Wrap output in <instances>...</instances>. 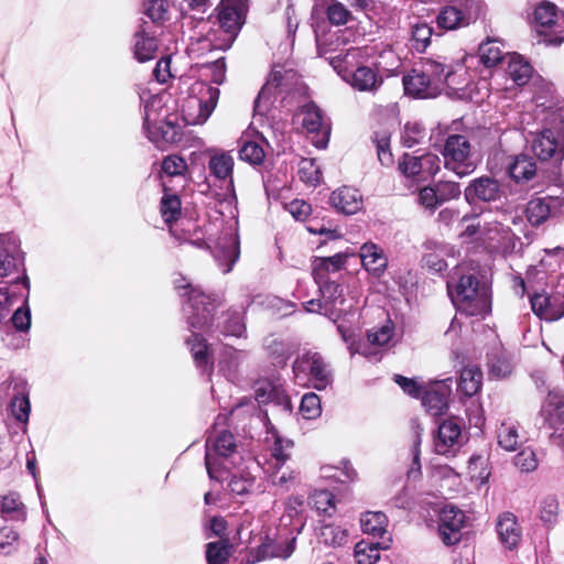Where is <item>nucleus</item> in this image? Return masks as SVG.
Segmentation results:
<instances>
[{
    "instance_id": "1",
    "label": "nucleus",
    "mask_w": 564,
    "mask_h": 564,
    "mask_svg": "<svg viewBox=\"0 0 564 564\" xmlns=\"http://www.w3.org/2000/svg\"><path fill=\"white\" fill-rule=\"evenodd\" d=\"M175 288L181 296L187 297L188 306L185 310L192 336L186 339V345L196 366L206 372L210 369L208 346L199 332H206L210 336L241 337L246 330L242 313L228 311L215 324L214 312L223 303V297L219 294H207L199 286L186 282L185 278L176 280Z\"/></svg>"
},
{
    "instance_id": "2",
    "label": "nucleus",
    "mask_w": 564,
    "mask_h": 564,
    "mask_svg": "<svg viewBox=\"0 0 564 564\" xmlns=\"http://www.w3.org/2000/svg\"><path fill=\"white\" fill-rule=\"evenodd\" d=\"M448 295L456 310L466 316L485 318L491 311L490 291L474 274L447 282Z\"/></svg>"
},
{
    "instance_id": "3",
    "label": "nucleus",
    "mask_w": 564,
    "mask_h": 564,
    "mask_svg": "<svg viewBox=\"0 0 564 564\" xmlns=\"http://www.w3.org/2000/svg\"><path fill=\"white\" fill-rule=\"evenodd\" d=\"M452 70L443 63L433 59H422L403 76L406 95L416 98H434L443 89Z\"/></svg>"
},
{
    "instance_id": "4",
    "label": "nucleus",
    "mask_w": 564,
    "mask_h": 564,
    "mask_svg": "<svg viewBox=\"0 0 564 564\" xmlns=\"http://www.w3.org/2000/svg\"><path fill=\"white\" fill-rule=\"evenodd\" d=\"M205 465L208 476L213 480H221L225 471L234 465V455L237 444L231 432H213L206 440Z\"/></svg>"
},
{
    "instance_id": "5",
    "label": "nucleus",
    "mask_w": 564,
    "mask_h": 564,
    "mask_svg": "<svg viewBox=\"0 0 564 564\" xmlns=\"http://www.w3.org/2000/svg\"><path fill=\"white\" fill-rule=\"evenodd\" d=\"M293 372L299 382H311L317 390H324L333 381L328 362L324 357L312 350L299 355L293 362Z\"/></svg>"
},
{
    "instance_id": "6",
    "label": "nucleus",
    "mask_w": 564,
    "mask_h": 564,
    "mask_svg": "<svg viewBox=\"0 0 564 564\" xmlns=\"http://www.w3.org/2000/svg\"><path fill=\"white\" fill-rule=\"evenodd\" d=\"M442 155L444 167L454 172L458 177L471 174L477 167L471 156L470 143L465 135H448L445 140Z\"/></svg>"
},
{
    "instance_id": "7",
    "label": "nucleus",
    "mask_w": 564,
    "mask_h": 564,
    "mask_svg": "<svg viewBox=\"0 0 564 564\" xmlns=\"http://www.w3.org/2000/svg\"><path fill=\"white\" fill-rule=\"evenodd\" d=\"M479 239L490 253L509 256L516 251L520 239L510 227L501 223L486 221L481 226Z\"/></svg>"
},
{
    "instance_id": "8",
    "label": "nucleus",
    "mask_w": 564,
    "mask_h": 564,
    "mask_svg": "<svg viewBox=\"0 0 564 564\" xmlns=\"http://www.w3.org/2000/svg\"><path fill=\"white\" fill-rule=\"evenodd\" d=\"M532 152L541 160L562 161L564 158V127L556 119L554 127H545L535 134L531 145Z\"/></svg>"
},
{
    "instance_id": "9",
    "label": "nucleus",
    "mask_w": 564,
    "mask_h": 564,
    "mask_svg": "<svg viewBox=\"0 0 564 564\" xmlns=\"http://www.w3.org/2000/svg\"><path fill=\"white\" fill-rule=\"evenodd\" d=\"M505 197V189L500 182L489 175L471 180L464 189V198L470 206L479 203L492 204Z\"/></svg>"
},
{
    "instance_id": "10",
    "label": "nucleus",
    "mask_w": 564,
    "mask_h": 564,
    "mask_svg": "<svg viewBox=\"0 0 564 564\" xmlns=\"http://www.w3.org/2000/svg\"><path fill=\"white\" fill-rule=\"evenodd\" d=\"M194 90H197L200 97L191 98L188 107L197 108L198 113L196 116L188 113L186 121L188 124H202L206 122L214 111L219 98V89L202 82L195 84Z\"/></svg>"
},
{
    "instance_id": "11",
    "label": "nucleus",
    "mask_w": 564,
    "mask_h": 564,
    "mask_svg": "<svg viewBox=\"0 0 564 564\" xmlns=\"http://www.w3.org/2000/svg\"><path fill=\"white\" fill-rule=\"evenodd\" d=\"M243 15V9H236L234 7H219L218 22L220 29V42L215 44L216 48L225 51L231 47L239 31L241 30V26L245 23Z\"/></svg>"
},
{
    "instance_id": "12",
    "label": "nucleus",
    "mask_w": 564,
    "mask_h": 564,
    "mask_svg": "<svg viewBox=\"0 0 564 564\" xmlns=\"http://www.w3.org/2000/svg\"><path fill=\"white\" fill-rule=\"evenodd\" d=\"M212 252L221 271L229 273L240 256L238 235L232 230L224 231Z\"/></svg>"
},
{
    "instance_id": "13",
    "label": "nucleus",
    "mask_w": 564,
    "mask_h": 564,
    "mask_svg": "<svg viewBox=\"0 0 564 564\" xmlns=\"http://www.w3.org/2000/svg\"><path fill=\"white\" fill-rule=\"evenodd\" d=\"M465 514L454 506H445L440 512L438 533L446 545H454L462 539Z\"/></svg>"
},
{
    "instance_id": "14",
    "label": "nucleus",
    "mask_w": 564,
    "mask_h": 564,
    "mask_svg": "<svg viewBox=\"0 0 564 564\" xmlns=\"http://www.w3.org/2000/svg\"><path fill=\"white\" fill-rule=\"evenodd\" d=\"M297 117L301 118L302 126L308 133L322 134V139L316 141L315 144L318 148H325L328 142L330 127L324 118L323 111L316 106V104L310 101L303 105L297 111Z\"/></svg>"
},
{
    "instance_id": "15",
    "label": "nucleus",
    "mask_w": 564,
    "mask_h": 564,
    "mask_svg": "<svg viewBox=\"0 0 564 564\" xmlns=\"http://www.w3.org/2000/svg\"><path fill=\"white\" fill-rule=\"evenodd\" d=\"M532 311L540 318L554 322L564 316V293H536L530 299Z\"/></svg>"
},
{
    "instance_id": "16",
    "label": "nucleus",
    "mask_w": 564,
    "mask_h": 564,
    "mask_svg": "<svg viewBox=\"0 0 564 564\" xmlns=\"http://www.w3.org/2000/svg\"><path fill=\"white\" fill-rule=\"evenodd\" d=\"M564 199L555 196L533 198L527 206V218L532 226H540L550 217L563 212Z\"/></svg>"
},
{
    "instance_id": "17",
    "label": "nucleus",
    "mask_w": 564,
    "mask_h": 564,
    "mask_svg": "<svg viewBox=\"0 0 564 564\" xmlns=\"http://www.w3.org/2000/svg\"><path fill=\"white\" fill-rule=\"evenodd\" d=\"M479 6L477 2L466 4L464 9L456 6L445 7L437 15V24L444 30H455L468 25L477 19Z\"/></svg>"
},
{
    "instance_id": "18",
    "label": "nucleus",
    "mask_w": 564,
    "mask_h": 564,
    "mask_svg": "<svg viewBox=\"0 0 564 564\" xmlns=\"http://www.w3.org/2000/svg\"><path fill=\"white\" fill-rule=\"evenodd\" d=\"M23 263L20 240L14 234L0 235V278L8 276Z\"/></svg>"
},
{
    "instance_id": "19",
    "label": "nucleus",
    "mask_w": 564,
    "mask_h": 564,
    "mask_svg": "<svg viewBox=\"0 0 564 564\" xmlns=\"http://www.w3.org/2000/svg\"><path fill=\"white\" fill-rule=\"evenodd\" d=\"M329 203L337 212L354 215L361 210L364 199L358 189L343 186L330 194Z\"/></svg>"
},
{
    "instance_id": "20",
    "label": "nucleus",
    "mask_w": 564,
    "mask_h": 564,
    "mask_svg": "<svg viewBox=\"0 0 564 564\" xmlns=\"http://www.w3.org/2000/svg\"><path fill=\"white\" fill-rule=\"evenodd\" d=\"M343 78L359 91L375 93L382 85V78L368 66H360L354 72L345 69Z\"/></svg>"
},
{
    "instance_id": "21",
    "label": "nucleus",
    "mask_w": 564,
    "mask_h": 564,
    "mask_svg": "<svg viewBox=\"0 0 564 564\" xmlns=\"http://www.w3.org/2000/svg\"><path fill=\"white\" fill-rule=\"evenodd\" d=\"M462 435V426L457 417L444 420L437 429V437L434 441L437 454L446 455L453 448Z\"/></svg>"
},
{
    "instance_id": "22",
    "label": "nucleus",
    "mask_w": 564,
    "mask_h": 564,
    "mask_svg": "<svg viewBox=\"0 0 564 564\" xmlns=\"http://www.w3.org/2000/svg\"><path fill=\"white\" fill-rule=\"evenodd\" d=\"M285 76L281 70H272L254 101V111L263 115L268 110V104L272 97L284 93Z\"/></svg>"
},
{
    "instance_id": "23",
    "label": "nucleus",
    "mask_w": 564,
    "mask_h": 564,
    "mask_svg": "<svg viewBox=\"0 0 564 564\" xmlns=\"http://www.w3.org/2000/svg\"><path fill=\"white\" fill-rule=\"evenodd\" d=\"M347 256L338 252L332 257H317L312 263V274L316 283H324L329 280L332 273H337L346 264Z\"/></svg>"
},
{
    "instance_id": "24",
    "label": "nucleus",
    "mask_w": 564,
    "mask_h": 564,
    "mask_svg": "<svg viewBox=\"0 0 564 564\" xmlns=\"http://www.w3.org/2000/svg\"><path fill=\"white\" fill-rule=\"evenodd\" d=\"M159 45L156 37L143 25L133 35V55L140 63H145L156 57Z\"/></svg>"
},
{
    "instance_id": "25",
    "label": "nucleus",
    "mask_w": 564,
    "mask_h": 564,
    "mask_svg": "<svg viewBox=\"0 0 564 564\" xmlns=\"http://www.w3.org/2000/svg\"><path fill=\"white\" fill-rule=\"evenodd\" d=\"M360 259L362 267L377 276L383 273L388 264L383 250L372 242H366L361 246Z\"/></svg>"
},
{
    "instance_id": "26",
    "label": "nucleus",
    "mask_w": 564,
    "mask_h": 564,
    "mask_svg": "<svg viewBox=\"0 0 564 564\" xmlns=\"http://www.w3.org/2000/svg\"><path fill=\"white\" fill-rule=\"evenodd\" d=\"M497 533L507 549H514L521 540V529L516 516L510 512L501 514L497 522Z\"/></svg>"
},
{
    "instance_id": "27",
    "label": "nucleus",
    "mask_w": 564,
    "mask_h": 564,
    "mask_svg": "<svg viewBox=\"0 0 564 564\" xmlns=\"http://www.w3.org/2000/svg\"><path fill=\"white\" fill-rule=\"evenodd\" d=\"M508 173L516 183H527L536 175L535 161L527 154H519L509 164Z\"/></svg>"
},
{
    "instance_id": "28",
    "label": "nucleus",
    "mask_w": 564,
    "mask_h": 564,
    "mask_svg": "<svg viewBox=\"0 0 564 564\" xmlns=\"http://www.w3.org/2000/svg\"><path fill=\"white\" fill-rule=\"evenodd\" d=\"M544 421L553 429L564 424V401L556 392H550L541 409Z\"/></svg>"
},
{
    "instance_id": "29",
    "label": "nucleus",
    "mask_w": 564,
    "mask_h": 564,
    "mask_svg": "<svg viewBox=\"0 0 564 564\" xmlns=\"http://www.w3.org/2000/svg\"><path fill=\"white\" fill-rule=\"evenodd\" d=\"M449 388L442 386L426 390L422 397V404L432 415H440L447 408Z\"/></svg>"
},
{
    "instance_id": "30",
    "label": "nucleus",
    "mask_w": 564,
    "mask_h": 564,
    "mask_svg": "<svg viewBox=\"0 0 564 564\" xmlns=\"http://www.w3.org/2000/svg\"><path fill=\"white\" fill-rule=\"evenodd\" d=\"M243 351H238L234 347L226 346L219 357L218 366L219 371L229 381H235L238 378V368L241 364Z\"/></svg>"
},
{
    "instance_id": "31",
    "label": "nucleus",
    "mask_w": 564,
    "mask_h": 564,
    "mask_svg": "<svg viewBox=\"0 0 564 564\" xmlns=\"http://www.w3.org/2000/svg\"><path fill=\"white\" fill-rule=\"evenodd\" d=\"M498 445L507 452H514L521 442L519 423L511 420L503 421L497 431Z\"/></svg>"
},
{
    "instance_id": "32",
    "label": "nucleus",
    "mask_w": 564,
    "mask_h": 564,
    "mask_svg": "<svg viewBox=\"0 0 564 564\" xmlns=\"http://www.w3.org/2000/svg\"><path fill=\"white\" fill-rule=\"evenodd\" d=\"M532 70V66L520 55L512 54L508 56L506 72L518 86H523L529 82Z\"/></svg>"
},
{
    "instance_id": "33",
    "label": "nucleus",
    "mask_w": 564,
    "mask_h": 564,
    "mask_svg": "<svg viewBox=\"0 0 564 564\" xmlns=\"http://www.w3.org/2000/svg\"><path fill=\"white\" fill-rule=\"evenodd\" d=\"M482 373L477 366H467L460 371L458 390L471 397L476 394L481 387Z\"/></svg>"
},
{
    "instance_id": "34",
    "label": "nucleus",
    "mask_w": 564,
    "mask_h": 564,
    "mask_svg": "<svg viewBox=\"0 0 564 564\" xmlns=\"http://www.w3.org/2000/svg\"><path fill=\"white\" fill-rule=\"evenodd\" d=\"M0 510L2 516L9 520H24L26 514L20 495L13 491L1 497Z\"/></svg>"
},
{
    "instance_id": "35",
    "label": "nucleus",
    "mask_w": 564,
    "mask_h": 564,
    "mask_svg": "<svg viewBox=\"0 0 564 564\" xmlns=\"http://www.w3.org/2000/svg\"><path fill=\"white\" fill-rule=\"evenodd\" d=\"M208 169L210 174L217 180L229 178L230 184H232L231 174L234 169V159L228 153L221 152L212 155L208 162Z\"/></svg>"
},
{
    "instance_id": "36",
    "label": "nucleus",
    "mask_w": 564,
    "mask_h": 564,
    "mask_svg": "<svg viewBox=\"0 0 564 564\" xmlns=\"http://www.w3.org/2000/svg\"><path fill=\"white\" fill-rule=\"evenodd\" d=\"M388 519L384 513L378 512H366L360 519V525L366 534L373 536H382L386 533V527Z\"/></svg>"
},
{
    "instance_id": "37",
    "label": "nucleus",
    "mask_w": 564,
    "mask_h": 564,
    "mask_svg": "<svg viewBox=\"0 0 564 564\" xmlns=\"http://www.w3.org/2000/svg\"><path fill=\"white\" fill-rule=\"evenodd\" d=\"M148 139L159 144L160 142H173L176 140V126L170 121L160 124L151 123L149 128H144Z\"/></svg>"
},
{
    "instance_id": "38",
    "label": "nucleus",
    "mask_w": 564,
    "mask_h": 564,
    "mask_svg": "<svg viewBox=\"0 0 564 564\" xmlns=\"http://www.w3.org/2000/svg\"><path fill=\"white\" fill-rule=\"evenodd\" d=\"M317 285L325 304L328 307H333L339 314L340 310L337 308V305H343L345 302L341 285L334 281L317 283Z\"/></svg>"
},
{
    "instance_id": "39",
    "label": "nucleus",
    "mask_w": 564,
    "mask_h": 564,
    "mask_svg": "<svg viewBox=\"0 0 564 564\" xmlns=\"http://www.w3.org/2000/svg\"><path fill=\"white\" fill-rule=\"evenodd\" d=\"M264 348L272 358L274 366L284 367L286 365L290 357V349L284 341L270 336L264 340Z\"/></svg>"
},
{
    "instance_id": "40",
    "label": "nucleus",
    "mask_w": 564,
    "mask_h": 564,
    "mask_svg": "<svg viewBox=\"0 0 564 564\" xmlns=\"http://www.w3.org/2000/svg\"><path fill=\"white\" fill-rule=\"evenodd\" d=\"M231 551V544L228 540H219L209 542L206 545V560L207 564H225Z\"/></svg>"
},
{
    "instance_id": "41",
    "label": "nucleus",
    "mask_w": 564,
    "mask_h": 564,
    "mask_svg": "<svg viewBox=\"0 0 564 564\" xmlns=\"http://www.w3.org/2000/svg\"><path fill=\"white\" fill-rule=\"evenodd\" d=\"M354 553L357 564H375L380 558L379 544L365 540L355 545Z\"/></svg>"
},
{
    "instance_id": "42",
    "label": "nucleus",
    "mask_w": 564,
    "mask_h": 564,
    "mask_svg": "<svg viewBox=\"0 0 564 564\" xmlns=\"http://www.w3.org/2000/svg\"><path fill=\"white\" fill-rule=\"evenodd\" d=\"M433 29L425 22L413 25L411 32L412 47L417 52H424L431 43Z\"/></svg>"
},
{
    "instance_id": "43",
    "label": "nucleus",
    "mask_w": 564,
    "mask_h": 564,
    "mask_svg": "<svg viewBox=\"0 0 564 564\" xmlns=\"http://www.w3.org/2000/svg\"><path fill=\"white\" fill-rule=\"evenodd\" d=\"M479 58L487 67H492L502 61V51L497 41L484 42L479 45Z\"/></svg>"
},
{
    "instance_id": "44",
    "label": "nucleus",
    "mask_w": 564,
    "mask_h": 564,
    "mask_svg": "<svg viewBox=\"0 0 564 564\" xmlns=\"http://www.w3.org/2000/svg\"><path fill=\"white\" fill-rule=\"evenodd\" d=\"M347 531L338 525L324 524L321 527L319 539L325 545L340 546L345 543Z\"/></svg>"
},
{
    "instance_id": "45",
    "label": "nucleus",
    "mask_w": 564,
    "mask_h": 564,
    "mask_svg": "<svg viewBox=\"0 0 564 564\" xmlns=\"http://www.w3.org/2000/svg\"><path fill=\"white\" fill-rule=\"evenodd\" d=\"M426 137L425 128L419 122H408L401 133L402 144L406 148H413L422 143Z\"/></svg>"
},
{
    "instance_id": "46",
    "label": "nucleus",
    "mask_w": 564,
    "mask_h": 564,
    "mask_svg": "<svg viewBox=\"0 0 564 564\" xmlns=\"http://www.w3.org/2000/svg\"><path fill=\"white\" fill-rule=\"evenodd\" d=\"M534 19L541 26H552L558 19L557 7L550 2H541L534 10Z\"/></svg>"
},
{
    "instance_id": "47",
    "label": "nucleus",
    "mask_w": 564,
    "mask_h": 564,
    "mask_svg": "<svg viewBox=\"0 0 564 564\" xmlns=\"http://www.w3.org/2000/svg\"><path fill=\"white\" fill-rule=\"evenodd\" d=\"M326 17L332 25H344L352 19V14L347 7L337 0H333L327 6Z\"/></svg>"
},
{
    "instance_id": "48",
    "label": "nucleus",
    "mask_w": 564,
    "mask_h": 564,
    "mask_svg": "<svg viewBox=\"0 0 564 564\" xmlns=\"http://www.w3.org/2000/svg\"><path fill=\"white\" fill-rule=\"evenodd\" d=\"M310 503L319 513L332 516L335 510L334 495L328 490H318L311 497Z\"/></svg>"
},
{
    "instance_id": "49",
    "label": "nucleus",
    "mask_w": 564,
    "mask_h": 564,
    "mask_svg": "<svg viewBox=\"0 0 564 564\" xmlns=\"http://www.w3.org/2000/svg\"><path fill=\"white\" fill-rule=\"evenodd\" d=\"M161 214L165 223L176 220L181 215V200L174 194H165L161 199Z\"/></svg>"
},
{
    "instance_id": "50",
    "label": "nucleus",
    "mask_w": 564,
    "mask_h": 564,
    "mask_svg": "<svg viewBox=\"0 0 564 564\" xmlns=\"http://www.w3.org/2000/svg\"><path fill=\"white\" fill-rule=\"evenodd\" d=\"M256 482V478L250 474L232 475L228 484L229 490L237 496L249 494Z\"/></svg>"
},
{
    "instance_id": "51",
    "label": "nucleus",
    "mask_w": 564,
    "mask_h": 564,
    "mask_svg": "<svg viewBox=\"0 0 564 564\" xmlns=\"http://www.w3.org/2000/svg\"><path fill=\"white\" fill-rule=\"evenodd\" d=\"M10 408L14 419L21 423L29 421L31 403L26 394H17L10 402Z\"/></svg>"
},
{
    "instance_id": "52",
    "label": "nucleus",
    "mask_w": 564,
    "mask_h": 564,
    "mask_svg": "<svg viewBox=\"0 0 564 564\" xmlns=\"http://www.w3.org/2000/svg\"><path fill=\"white\" fill-rule=\"evenodd\" d=\"M300 411L307 420L319 416L322 406L318 395L313 392L305 393L301 400Z\"/></svg>"
},
{
    "instance_id": "53",
    "label": "nucleus",
    "mask_w": 564,
    "mask_h": 564,
    "mask_svg": "<svg viewBox=\"0 0 564 564\" xmlns=\"http://www.w3.org/2000/svg\"><path fill=\"white\" fill-rule=\"evenodd\" d=\"M399 170L408 177H417L422 181V167L420 155L403 154L399 162Z\"/></svg>"
},
{
    "instance_id": "54",
    "label": "nucleus",
    "mask_w": 564,
    "mask_h": 564,
    "mask_svg": "<svg viewBox=\"0 0 564 564\" xmlns=\"http://www.w3.org/2000/svg\"><path fill=\"white\" fill-rule=\"evenodd\" d=\"M490 375L496 378H505L512 371V365L505 354H494L489 358Z\"/></svg>"
},
{
    "instance_id": "55",
    "label": "nucleus",
    "mask_w": 564,
    "mask_h": 564,
    "mask_svg": "<svg viewBox=\"0 0 564 564\" xmlns=\"http://www.w3.org/2000/svg\"><path fill=\"white\" fill-rule=\"evenodd\" d=\"M293 447V442L291 440H283L281 437H276L272 447L271 454L275 459L274 467L279 470L284 463L290 458V449Z\"/></svg>"
},
{
    "instance_id": "56",
    "label": "nucleus",
    "mask_w": 564,
    "mask_h": 564,
    "mask_svg": "<svg viewBox=\"0 0 564 564\" xmlns=\"http://www.w3.org/2000/svg\"><path fill=\"white\" fill-rule=\"evenodd\" d=\"M239 156L242 161L256 165L262 163L264 151L257 142L246 141L239 150Z\"/></svg>"
},
{
    "instance_id": "57",
    "label": "nucleus",
    "mask_w": 564,
    "mask_h": 564,
    "mask_svg": "<svg viewBox=\"0 0 564 564\" xmlns=\"http://www.w3.org/2000/svg\"><path fill=\"white\" fill-rule=\"evenodd\" d=\"M299 175L303 182L313 186H316L322 177L318 167L312 159H304L301 161Z\"/></svg>"
},
{
    "instance_id": "58",
    "label": "nucleus",
    "mask_w": 564,
    "mask_h": 564,
    "mask_svg": "<svg viewBox=\"0 0 564 564\" xmlns=\"http://www.w3.org/2000/svg\"><path fill=\"white\" fill-rule=\"evenodd\" d=\"M514 465L523 473H531L536 469L539 463L536 458L535 452L525 447L520 453H518L513 458Z\"/></svg>"
},
{
    "instance_id": "59",
    "label": "nucleus",
    "mask_w": 564,
    "mask_h": 564,
    "mask_svg": "<svg viewBox=\"0 0 564 564\" xmlns=\"http://www.w3.org/2000/svg\"><path fill=\"white\" fill-rule=\"evenodd\" d=\"M558 501L555 497H545L540 507V519L547 525H553L557 521Z\"/></svg>"
},
{
    "instance_id": "60",
    "label": "nucleus",
    "mask_w": 564,
    "mask_h": 564,
    "mask_svg": "<svg viewBox=\"0 0 564 564\" xmlns=\"http://www.w3.org/2000/svg\"><path fill=\"white\" fill-rule=\"evenodd\" d=\"M441 205L460 196L462 191L458 183L453 181H440L434 184Z\"/></svg>"
},
{
    "instance_id": "61",
    "label": "nucleus",
    "mask_w": 564,
    "mask_h": 564,
    "mask_svg": "<svg viewBox=\"0 0 564 564\" xmlns=\"http://www.w3.org/2000/svg\"><path fill=\"white\" fill-rule=\"evenodd\" d=\"M186 161L177 154L167 155L162 162V171L167 176H181L186 172Z\"/></svg>"
},
{
    "instance_id": "62",
    "label": "nucleus",
    "mask_w": 564,
    "mask_h": 564,
    "mask_svg": "<svg viewBox=\"0 0 564 564\" xmlns=\"http://www.w3.org/2000/svg\"><path fill=\"white\" fill-rule=\"evenodd\" d=\"M375 143L377 148L378 160L382 165L390 166L393 163V155L390 151V137L387 133H376Z\"/></svg>"
},
{
    "instance_id": "63",
    "label": "nucleus",
    "mask_w": 564,
    "mask_h": 564,
    "mask_svg": "<svg viewBox=\"0 0 564 564\" xmlns=\"http://www.w3.org/2000/svg\"><path fill=\"white\" fill-rule=\"evenodd\" d=\"M422 167V181L433 177L441 169L442 160L438 155L426 152L420 155Z\"/></svg>"
},
{
    "instance_id": "64",
    "label": "nucleus",
    "mask_w": 564,
    "mask_h": 564,
    "mask_svg": "<svg viewBox=\"0 0 564 564\" xmlns=\"http://www.w3.org/2000/svg\"><path fill=\"white\" fill-rule=\"evenodd\" d=\"M393 335V326L388 322L380 328H372L367 332V339L371 345L383 346L390 341Z\"/></svg>"
}]
</instances>
